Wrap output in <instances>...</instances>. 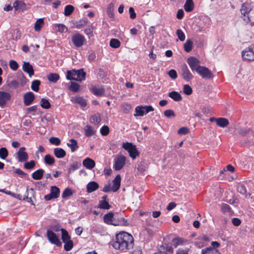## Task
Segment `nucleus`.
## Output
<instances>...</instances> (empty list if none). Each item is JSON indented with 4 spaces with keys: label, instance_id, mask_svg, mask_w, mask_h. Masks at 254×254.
Here are the masks:
<instances>
[{
    "label": "nucleus",
    "instance_id": "obj_10",
    "mask_svg": "<svg viewBox=\"0 0 254 254\" xmlns=\"http://www.w3.org/2000/svg\"><path fill=\"white\" fill-rule=\"evenodd\" d=\"M72 42L76 47H80L83 45L85 39L82 34L79 33L75 34L72 36Z\"/></svg>",
    "mask_w": 254,
    "mask_h": 254
},
{
    "label": "nucleus",
    "instance_id": "obj_5",
    "mask_svg": "<svg viewBox=\"0 0 254 254\" xmlns=\"http://www.w3.org/2000/svg\"><path fill=\"white\" fill-rule=\"evenodd\" d=\"M180 74L183 79L187 82H190L193 78V75L186 64H184L181 66Z\"/></svg>",
    "mask_w": 254,
    "mask_h": 254
},
{
    "label": "nucleus",
    "instance_id": "obj_29",
    "mask_svg": "<svg viewBox=\"0 0 254 254\" xmlns=\"http://www.w3.org/2000/svg\"><path fill=\"white\" fill-rule=\"evenodd\" d=\"M216 124L220 127H225L229 125V121L225 118H218L216 119Z\"/></svg>",
    "mask_w": 254,
    "mask_h": 254
},
{
    "label": "nucleus",
    "instance_id": "obj_20",
    "mask_svg": "<svg viewBox=\"0 0 254 254\" xmlns=\"http://www.w3.org/2000/svg\"><path fill=\"white\" fill-rule=\"evenodd\" d=\"M71 100L72 103L80 105L82 108H84L87 105V102L86 100L82 97L76 96L75 97H72V99Z\"/></svg>",
    "mask_w": 254,
    "mask_h": 254
},
{
    "label": "nucleus",
    "instance_id": "obj_11",
    "mask_svg": "<svg viewBox=\"0 0 254 254\" xmlns=\"http://www.w3.org/2000/svg\"><path fill=\"white\" fill-rule=\"evenodd\" d=\"M197 73L204 79H210L213 77L212 72L207 67L204 66L200 67Z\"/></svg>",
    "mask_w": 254,
    "mask_h": 254
},
{
    "label": "nucleus",
    "instance_id": "obj_27",
    "mask_svg": "<svg viewBox=\"0 0 254 254\" xmlns=\"http://www.w3.org/2000/svg\"><path fill=\"white\" fill-rule=\"evenodd\" d=\"M54 154L58 158H63L66 155V152L62 148H56L54 150Z\"/></svg>",
    "mask_w": 254,
    "mask_h": 254
},
{
    "label": "nucleus",
    "instance_id": "obj_6",
    "mask_svg": "<svg viewBox=\"0 0 254 254\" xmlns=\"http://www.w3.org/2000/svg\"><path fill=\"white\" fill-rule=\"evenodd\" d=\"M187 63L189 65L192 71H196V72L200 68V61L197 58L190 57L187 60Z\"/></svg>",
    "mask_w": 254,
    "mask_h": 254
},
{
    "label": "nucleus",
    "instance_id": "obj_23",
    "mask_svg": "<svg viewBox=\"0 0 254 254\" xmlns=\"http://www.w3.org/2000/svg\"><path fill=\"white\" fill-rule=\"evenodd\" d=\"M99 188L98 184L95 181L89 182L86 186V191L91 193Z\"/></svg>",
    "mask_w": 254,
    "mask_h": 254
},
{
    "label": "nucleus",
    "instance_id": "obj_57",
    "mask_svg": "<svg viewBox=\"0 0 254 254\" xmlns=\"http://www.w3.org/2000/svg\"><path fill=\"white\" fill-rule=\"evenodd\" d=\"M35 162L34 160H31L29 162H25L24 164V168L26 169H31L35 166Z\"/></svg>",
    "mask_w": 254,
    "mask_h": 254
},
{
    "label": "nucleus",
    "instance_id": "obj_49",
    "mask_svg": "<svg viewBox=\"0 0 254 254\" xmlns=\"http://www.w3.org/2000/svg\"><path fill=\"white\" fill-rule=\"evenodd\" d=\"M81 164L77 161L74 162L72 164L68 170V173H70L71 172L74 171L75 170L78 169L81 166Z\"/></svg>",
    "mask_w": 254,
    "mask_h": 254
},
{
    "label": "nucleus",
    "instance_id": "obj_56",
    "mask_svg": "<svg viewBox=\"0 0 254 254\" xmlns=\"http://www.w3.org/2000/svg\"><path fill=\"white\" fill-rule=\"evenodd\" d=\"M73 71H75V69L67 71L66 75L67 79L69 80H75V75H74Z\"/></svg>",
    "mask_w": 254,
    "mask_h": 254
},
{
    "label": "nucleus",
    "instance_id": "obj_8",
    "mask_svg": "<svg viewBox=\"0 0 254 254\" xmlns=\"http://www.w3.org/2000/svg\"><path fill=\"white\" fill-rule=\"evenodd\" d=\"M47 236L48 240L53 244L56 245L57 247H61L62 243L60 240L59 238L54 232L51 230H48L47 231Z\"/></svg>",
    "mask_w": 254,
    "mask_h": 254
},
{
    "label": "nucleus",
    "instance_id": "obj_64",
    "mask_svg": "<svg viewBox=\"0 0 254 254\" xmlns=\"http://www.w3.org/2000/svg\"><path fill=\"white\" fill-rule=\"evenodd\" d=\"M100 132L103 135H107L109 133V128L107 126H104L100 129Z\"/></svg>",
    "mask_w": 254,
    "mask_h": 254
},
{
    "label": "nucleus",
    "instance_id": "obj_3",
    "mask_svg": "<svg viewBox=\"0 0 254 254\" xmlns=\"http://www.w3.org/2000/svg\"><path fill=\"white\" fill-rule=\"evenodd\" d=\"M122 147L128 152L129 156L133 159L136 158L139 155V152L137 150L136 146L132 143H123Z\"/></svg>",
    "mask_w": 254,
    "mask_h": 254
},
{
    "label": "nucleus",
    "instance_id": "obj_22",
    "mask_svg": "<svg viewBox=\"0 0 254 254\" xmlns=\"http://www.w3.org/2000/svg\"><path fill=\"white\" fill-rule=\"evenodd\" d=\"M83 165L87 169L91 170L95 167V162L93 159L87 157L83 160Z\"/></svg>",
    "mask_w": 254,
    "mask_h": 254
},
{
    "label": "nucleus",
    "instance_id": "obj_55",
    "mask_svg": "<svg viewBox=\"0 0 254 254\" xmlns=\"http://www.w3.org/2000/svg\"><path fill=\"white\" fill-rule=\"evenodd\" d=\"M63 243H64V249L66 251L71 250L73 247V243L71 240Z\"/></svg>",
    "mask_w": 254,
    "mask_h": 254
},
{
    "label": "nucleus",
    "instance_id": "obj_12",
    "mask_svg": "<svg viewBox=\"0 0 254 254\" xmlns=\"http://www.w3.org/2000/svg\"><path fill=\"white\" fill-rule=\"evenodd\" d=\"M252 8L249 6L247 3H244L241 8V12L244 15V20L247 23L250 21V19L248 16L249 13L251 11Z\"/></svg>",
    "mask_w": 254,
    "mask_h": 254
},
{
    "label": "nucleus",
    "instance_id": "obj_13",
    "mask_svg": "<svg viewBox=\"0 0 254 254\" xmlns=\"http://www.w3.org/2000/svg\"><path fill=\"white\" fill-rule=\"evenodd\" d=\"M112 225L114 226H127V221L124 217H119V214L118 213H115Z\"/></svg>",
    "mask_w": 254,
    "mask_h": 254
},
{
    "label": "nucleus",
    "instance_id": "obj_38",
    "mask_svg": "<svg viewBox=\"0 0 254 254\" xmlns=\"http://www.w3.org/2000/svg\"><path fill=\"white\" fill-rule=\"evenodd\" d=\"M214 251L219 253L218 250L213 248L212 247H209L202 249L201 254H213Z\"/></svg>",
    "mask_w": 254,
    "mask_h": 254
},
{
    "label": "nucleus",
    "instance_id": "obj_4",
    "mask_svg": "<svg viewBox=\"0 0 254 254\" xmlns=\"http://www.w3.org/2000/svg\"><path fill=\"white\" fill-rule=\"evenodd\" d=\"M243 59L245 61L251 62L254 61V45H251L246 48L242 53Z\"/></svg>",
    "mask_w": 254,
    "mask_h": 254
},
{
    "label": "nucleus",
    "instance_id": "obj_62",
    "mask_svg": "<svg viewBox=\"0 0 254 254\" xmlns=\"http://www.w3.org/2000/svg\"><path fill=\"white\" fill-rule=\"evenodd\" d=\"M9 66L13 70H16L18 69L19 65L15 61L10 60L9 62Z\"/></svg>",
    "mask_w": 254,
    "mask_h": 254
},
{
    "label": "nucleus",
    "instance_id": "obj_31",
    "mask_svg": "<svg viewBox=\"0 0 254 254\" xmlns=\"http://www.w3.org/2000/svg\"><path fill=\"white\" fill-rule=\"evenodd\" d=\"M184 9L187 12H191L194 8V3L192 0H186L184 4Z\"/></svg>",
    "mask_w": 254,
    "mask_h": 254
},
{
    "label": "nucleus",
    "instance_id": "obj_50",
    "mask_svg": "<svg viewBox=\"0 0 254 254\" xmlns=\"http://www.w3.org/2000/svg\"><path fill=\"white\" fill-rule=\"evenodd\" d=\"M80 85L78 83L75 82H70V85L69 89L74 92H77L79 89Z\"/></svg>",
    "mask_w": 254,
    "mask_h": 254
},
{
    "label": "nucleus",
    "instance_id": "obj_39",
    "mask_svg": "<svg viewBox=\"0 0 254 254\" xmlns=\"http://www.w3.org/2000/svg\"><path fill=\"white\" fill-rule=\"evenodd\" d=\"M192 41L190 39H188L184 45L185 51L187 53L190 52L192 48Z\"/></svg>",
    "mask_w": 254,
    "mask_h": 254
},
{
    "label": "nucleus",
    "instance_id": "obj_42",
    "mask_svg": "<svg viewBox=\"0 0 254 254\" xmlns=\"http://www.w3.org/2000/svg\"><path fill=\"white\" fill-rule=\"evenodd\" d=\"M98 208L102 209H109L111 206L109 203V201H99Z\"/></svg>",
    "mask_w": 254,
    "mask_h": 254
},
{
    "label": "nucleus",
    "instance_id": "obj_60",
    "mask_svg": "<svg viewBox=\"0 0 254 254\" xmlns=\"http://www.w3.org/2000/svg\"><path fill=\"white\" fill-rule=\"evenodd\" d=\"M50 142L56 145H59L61 143V139L57 137H51L49 139Z\"/></svg>",
    "mask_w": 254,
    "mask_h": 254
},
{
    "label": "nucleus",
    "instance_id": "obj_61",
    "mask_svg": "<svg viewBox=\"0 0 254 254\" xmlns=\"http://www.w3.org/2000/svg\"><path fill=\"white\" fill-rule=\"evenodd\" d=\"M176 34L181 41H184L185 40V35L181 29H178Z\"/></svg>",
    "mask_w": 254,
    "mask_h": 254
},
{
    "label": "nucleus",
    "instance_id": "obj_14",
    "mask_svg": "<svg viewBox=\"0 0 254 254\" xmlns=\"http://www.w3.org/2000/svg\"><path fill=\"white\" fill-rule=\"evenodd\" d=\"M25 147H20L17 153L18 160L19 162L26 161L28 159V153L25 151Z\"/></svg>",
    "mask_w": 254,
    "mask_h": 254
},
{
    "label": "nucleus",
    "instance_id": "obj_40",
    "mask_svg": "<svg viewBox=\"0 0 254 254\" xmlns=\"http://www.w3.org/2000/svg\"><path fill=\"white\" fill-rule=\"evenodd\" d=\"M185 242V240L181 237H177L172 240L173 245L175 248L178 246L182 245Z\"/></svg>",
    "mask_w": 254,
    "mask_h": 254
},
{
    "label": "nucleus",
    "instance_id": "obj_25",
    "mask_svg": "<svg viewBox=\"0 0 254 254\" xmlns=\"http://www.w3.org/2000/svg\"><path fill=\"white\" fill-rule=\"evenodd\" d=\"M88 22V20L87 18L82 19L78 21H73L72 27L77 29H80L84 27Z\"/></svg>",
    "mask_w": 254,
    "mask_h": 254
},
{
    "label": "nucleus",
    "instance_id": "obj_33",
    "mask_svg": "<svg viewBox=\"0 0 254 254\" xmlns=\"http://www.w3.org/2000/svg\"><path fill=\"white\" fill-rule=\"evenodd\" d=\"M61 231L62 232V239L63 242H65L71 240V237L68 232L65 229L61 228Z\"/></svg>",
    "mask_w": 254,
    "mask_h": 254
},
{
    "label": "nucleus",
    "instance_id": "obj_36",
    "mask_svg": "<svg viewBox=\"0 0 254 254\" xmlns=\"http://www.w3.org/2000/svg\"><path fill=\"white\" fill-rule=\"evenodd\" d=\"M44 162L48 165H52L55 162V159L54 157L50 154H47L44 157Z\"/></svg>",
    "mask_w": 254,
    "mask_h": 254
},
{
    "label": "nucleus",
    "instance_id": "obj_52",
    "mask_svg": "<svg viewBox=\"0 0 254 254\" xmlns=\"http://www.w3.org/2000/svg\"><path fill=\"white\" fill-rule=\"evenodd\" d=\"M73 193L71 189L66 188L63 191L62 197L63 198H65L67 197L71 196Z\"/></svg>",
    "mask_w": 254,
    "mask_h": 254
},
{
    "label": "nucleus",
    "instance_id": "obj_44",
    "mask_svg": "<svg viewBox=\"0 0 254 254\" xmlns=\"http://www.w3.org/2000/svg\"><path fill=\"white\" fill-rule=\"evenodd\" d=\"M95 131L93 127L89 125L86 126L85 128V134L86 136L90 137L94 134Z\"/></svg>",
    "mask_w": 254,
    "mask_h": 254
},
{
    "label": "nucleus",
    "instance_id": "obj_9",
    "mask_svg": "<svg viewBox=\"0 0 254 254\" xmlns=\"http://www.w3.org/2000/svg\"><path fill=\"white\" fill-rule=\"evenodd\" d=\"M126 160V157L122 155H118L114 159V169L116 171L121 170L125 164Z\"/></svg>",
    "mask_w": 254,
    "mask_h": 254
},
{
    "label": "nucleus",
    "instance_id": "obj_46",
    "mask_svg": "<svg viewBox=\"0 0 254 254\" xmlns=\"http://www.w3.org/2000/svg\"><path fill=\"white\" fill-rule=\"evenodd\" d=\"M114 4L110 3L107 8V13L110 18H114Z\"/></svg>",
    "mask_w": 254,
    "mask_h": 254
},
{
    "label": "nucleus",
    "instance_id": "obj_48",
    "mask_svg": "<svg viewBox=\"0 0 254 254\" xmlns=\"http://www.w3.org/2000/svg\"><path fill=\"white\" fill-rule=\"evenodd\" d=\"M44 24V19L43 18L38 19L34 26V29L36 31H39L41 28H42L43 25Z\"/></svg>",
    "mask_w": 254,
    "mask_h": 254
},
{
    "label": "nucleus",
    "instance_id": "obj_17",
    "mask_svg": "<svg viewBox=\"0 0 254 254\" xmlns=\"http://www.w3.org/2000/svg\"><path fill=\"white\" fill-rule=\"evenodd\" d=\"M24 104L25 106L30 105L35 99V95L32 92L26 93L23 96Z\"/></svg>",
    "mask_w": 254,
    "mask_h": 254
},
{
    "label": "nucleus",
    "instance_id": "obj_19",
    "mask_svg": "<svg viewBox=\"0 0 254 254\" xmlns=\"http://www.w3.org/2000/svg\"><path fill=\"white\" fill-rule=\"evenodd\" d=\"M22 69L24 72L29 74L30 77H31L32 75L34 74L33 66L28 62H24L22 66Z\"/></svg>",
    "mask_w": 254,
    "mask_h": 254
},
{
    "label": "nucleus",
    "instance_id": "obj_35",
    "mask_svg": "<svg viewBox=\"0 0 254 254\" xmlns=\"http://www.w3.org/2000/svg\"><path fill=\"white\" fill-rule=\"evenodd\" d=\"M17 77L21 86L25 85L27 82V79L21 71L17 73Z\"/></svg>",
    "mask_w": 254,
    "mask_h": 254
},
{
    "label": "nucleus",
    "instance_id": "obj_63",
    "mask_svg": "<svg viewBox=\"0 0 254 254\" xmlns=\"http://www.w3.org/2000/svg\"><path fill=\"white\" fill-rule=\"evenodd\" d=\"M164 116L167 118L175 117V114L172 110H166L164 112Z\"/></svg>",
    "mask_w": 254,
    "mask_h": 254
},
{
    "label": "nucleus",
    "instance_id": "obj_21",
    "mask_svg": "<svg viewBox=\"0 0 254 254\" xmlns=\"http://www.w3.org/2000/svg\"><path fill=\"white\" fill-rule=\"evenodd\" d=\"M91 92L96 96H101L105 93V89L101 86H94L91 89Z\"/></svg>",
    "mask_w": 254,
    "mask_h": 254
},
{
    "label": "nucleus",
    "instance_id": "obj_2",
    "mask_svg": "<svg viewBox=\"0 0 254 254\" xmlns=\"http://www.w3.org/2000/svg\"><path fill=\"white\" fill-rule=\"evenodd\" d=\"M121 181V176L119 174H118L116 176V177L113 181V185L112 188L111 187L110 184H108L104 186L102 190L105 192H109L111 190H112L113 192H116L119 190L120 188Z\"/></svg>",
    "mask_w": 254,
    "mask_h": 254
},
{
    "label": "nucleus",
    "instance_id": "obj_51",
    "mask_svg": "<svg viewBox=\"0 0 254 254\" xmlns=\"http://www.w3.org/2000/svg\"><path fill=\"white\" fill-rule=\"evenodd\" d=\"M121 45L120 41L117 39H112L110 42V46L113 48H118Z\"/></svg>",
    "mask_w": 254,
    "mask_h": 254
},
{
    "label": "nucleus",
    "instance_id": "obj_28",
    "mask_svg": "<svg viewBox=\"0 0 254 254\" xmlns=\"http://www.w3.org/2000/svg\"><path fill=\"white\" fill-rule=\"evenodd\" d=\"M67 146L69 147L72 152L75 151L78 148L77 141L74 139H70L69 142L67 143Z\"/></svg>",
    "mask_w": 254,
    "mask_h": 254
},
{
    "label": "nucleus",
    "instance_id": "obj_7",
    "mask_svg": "<svg viewBox=\"0 0 254 254\" xmlns=\"http://www.w3.org/2000/svg\"><path fill=\"white\" fill-rule=\"evenodd\" d=\"M154 108L151 106H137L135 108L136 114L134 116H143L149 112L153 111Z\"/></svg>",
    "mask_w": 254,
    "mask_h": 254
},
{
    "label": "nucleus",
    "instance_id": "obj_37",
    "mask_svg": "<svg viewBox=\"0 0 254 254\" xmlns=\"http://www.w3.org/2000/svg\"><path fill=\"white\" fill-rule=\"evenodd\" d=\"M50 193L54 196L55 198H57L60 196V189L57 186H52L50 189Z\"/></svg>",
    "mask_w": 254,
    "mask_h": 254
},
{
    "label": "nucleus",
    "instance_id": "obj_41",
    "mask_svg": "<svg viewBox=\"0 0 254 254\" xmlns=\"http://www.w3.org/2000/svg\"><path fill=\"white\" fill-rule=\"evenodd\" d=\"M74 10V7L72 5H67L64 7V14L65 16H68L71 14Z\"/></svg>",
    "mask_w": 254,
    "mask_h": 254
},
{
    "label": "nucleus",
    "instance_id": "obj_47",
    "mask_svg": "<svg viewBox=\"0 0 254 254\" xmlns=\"http://www.w3.org/2000/svg\"><path fill=\"white\" fill-rule=\"evenodd\" d=\"M40 105L42 107V108L46 109H49L51 106L49 100L45 98L41 99Z\"/></svg>",
    "mask_w": 254,
    "mask_h": 254
},
{
    "label": "nucleus",
    "instance_id": "obj_26",
    "mask_svg": "<svg viewBox=\"0 0 254 254\" xmlns=\"http://www.w3.org/2000/svg\"><path fill=\"white\" fill-rule=\"evenodd\" d=\"M115 213L110 212L104 216V221L106 224L112 225Z\"/></svg>",
    "mask_w": 254,
    "mask_h": 254
},
{
    "label": "nucleus",
    "instance_id": "obj_24",
    "mask_svg": "<svg viewBox=\"0 0 254 254\" xmlns=\"http://www.w3.org/2000/svg\"><path fill=\"white\" fill-rule=\"evenodd\" d=\"M13 7L16 10H24L26 9V4L21 0H16L14 2Z\"/></svg>",
    "mask_w": 254,
    "mask_h": 254
},
{
    "label": "nucleus",
    "instance_id": "obj_59",
    "mask_svg": "<svg viewBox=\"0 0 254 254\" xmlns=\"http://www.w3.org/2000/svg\"><path fill=\"white\" fill-rule=\"evenodd\" d=\"M237 190L241 194H245L247 192V189L245 186L243 184H239L237 187Z\"/></svg>",
    "mask_w": 254,
    "mask_h": 254
},
{
    "label": "nucleus",
    "instance_id": "obj_54",
    "mask_svg": "<svg viewBox=\"0 0 254 254\" xmlns=\"http://www.w3.org/2000/svg\"><path fill=\"white\" fill-rule=\"evenodd\" d=\"M8 155L7 149L5 147L0 148V158L2 159H5Z\"/></svg>",
    "mask_w": 254,
    "mask_h": 254
},
{
    "label": "nucleus",
    "instance_id": "obj_34",
    "mask_svg": "<svg viewBox=\"0 0 254 254\" xmlns=\"http://www.w3.org/2000/svg\"><path fill=\"white\" fill-rule=\"evenodd\" d=\"M60 75L56 73H50L47 76L48 80L53 83L57 82L60 79Z\"/></svg>",
    "mask_w": 254,
    "mask_h": 254
},
{
    "label": "nucleus",
    "instance_id": "obj_15",
    "mask_svg": "<svg viewBox=\"0 0 254 254\" xmlns=\"http://www.w3.org/2000/svg\"><path fill=\"white\" fill-rule=\"evenodd\" d=\"M159 252L162 254H173V248L169 244L164 243L158 248Z\"/></svg>",
    "mask_w": 254,
    "mask_h": 254
},
{
    "label": "nucleus",
    "instance_id": "obj_58",
    "mask_svg": "<svg viewBox=\"0 0 254 254\" xmlns=\"http://www.w3.org/2000/svg\"><path fill=\"white\" fill-rule=\"evenodd\" d=\"M183 92L185 94L190 95L192 93V89L189 85L185 84L183 87Z\"/></svg>",
    "mask_w": 254,
    "mask_h": 254
},
{
    "label": "nucleus",
    "instance_id": "obj_1",
    "mask_svg": "<svg viewBox=\"0 0 254 254\" xmlns=\"http://www.w3.org/2000/svg\"><path fill=\"white\" fill-rule=\"evenodd\" d=\"M133 238L131 235L125 232H121L116 235L115 240L112 241L110 243L115 249L126 251L133 248Z\"/></svg>",
    "mask_w": 254,
    "mask_h": 254
},
{
    "label": "nucleus",
    "instance_id": "obj_30",
    "mask_svg": "<svg viewBox=\"0 0 254 254\" xmlns=\"http://www.w3.org/2000/svg\"><path fill=\"white\" fill-rule=\"evenodd\" d=\"M44 172L43 169H39L32 173V177L34 180H40L43 178Z\"/></svg>",
    "mask_w": 254,
    "mask_h": 254
},
{
    "label": "nucleus",
    "instance_id": "obj_53",
    "mask_svg": "<svg viewBox=\"0 0 254 254\" xmlns=\"http://www.w3.org/2000/svg\"><path fill=\"white\" fill-rule=\"evenodd\" d=\"M251 131L250 128L240 127L238 128V132L242 136H245Z\"/></svg>",
    "mask_w": 254,
    "mask_h": 254
},
{
    "label": "nucleus",
    "instance_id": "obj_32",
    "mask_svg": "<svg viewBox=\"0 0 254 254\" xmlns=\"http://www.w3.org/2000/svg\"><path fill=\"white\" fill-rule=\"evenodd\" d=\"M168 96L175 101H180L182 100L181 94L177 91H173L170 92Z\"/></svg>",
    "mask_w": 254,
    "mask_h": 254
},
{
    "label": "nucleus",
    "instance_id": "obj_16",
    "mask_svg": "<svg viewBox=\"0 0 254 254\" xmlns=\"http://www.w3.org/2000/svg\"><path fill=\"white\" fill-rule=\"evenodd\" d=\"M11 99V95L6 92L0 91V106L3 107Z\"/></svg>",
    "mask_w": 254,
    "mask_h": 254
},
{
    "label": "nucleus",
    "instance_id": "obj_18",
    "mask_svg": "<svg viewBox=\"0 0 254 254\" xmlns=\"http://www.w3.org/2000/svg\"><path fill=\"white\" fill-rule=\"evenodd\" d=\"M74 72V75H75V81H81L85 79L86 77V72L84 71L83 68H80L79 69L73 71Z\"/></svg>",
    "mask_w": 254,
    "mask_h": 254
},
{
    "label": "nucleus",
    "instance_id": "obj_45",
    "mask_svg": "<svg viewBox=\"0 0 254 254\" xmlns=\"http://www.w3.org/2000/svg\"><path fill=\"white\" fill-rule=\"evenodd\" d=\"M101 121L100 114H95L91 116L90 119V122L91 123L97 125Z\"/></svg>",
    "mask_w": 254,
    "mask_h": 254
},
{
    "label": "nucleus",
    "instance_id": "obj_43",
    "mask_svg": "<svg viewBox=\"0 0 254 254\" xmlns=\"http://www.w3.org/2000/svg\"><path fill=\"white\" fill-rule=\"evenodd\" d=\"M41 81L39 80H34L32 82L31 88L35 92H38Z\"/></svg>",
    "mask_w": 254,
    "mask_h": 254
}]
</instances>
